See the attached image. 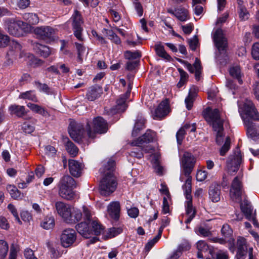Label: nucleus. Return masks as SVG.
Segmentation results:
<instances>
[{
    "mask_svg": "<svg viewBox=\"0 0 259 259\" xmlns=\"http://www.w3.org/2000/svg\"><path fill=\"white\" fill-rule=\"evenodd\" d=\"M35 84L40 91L45 92L48 94L50 93V89L47 84L35 81Z\"/></svg>",
    "mask_w": 259,
    "mask_h": 259,
    "instance_id": "nucleus-55",
    "label": "nucleus"
},
{
    "mask_svg": "<svg viewBox=\"0 0 259 259\" xmlns=\"http://www.w3.org/2000/svg\"><path fill=\"white\" fill-rule=\"evenodd\" d=\"M185 133L186 131L184 130V128H183L182 127L181 128L177 133L176 137L178 144L180 145L182 144Z\"/></svg>",
    "mask_w": 259,
    "mask_h": 259,
    "instance_id": "nucleus-61",
    "label": "nucleus"
},
{
    "mask_svg": "<svg viewBox=\"0 0 259 259\" xmlns=\"http://www.w3.org/2000/svg\"><path fill=\"white\" fill-rule=\"evenodd\" d=\"M8 208L11 213L13 215L15 218V220L19 224H21V221L19 217L18 213L16 207L12 204H9L8 205Z\"/></svg>",
    "mask_w": 259,
    "mask_h": 259,
    "instance_id": "nucleus-49",
    "label": "nucleus"
},
{
    "mask_svg": "<svg viewBox=\"0 0 259 259\" xmlns=\"http://www.w3.org/2000/svg\"><path fill=\"white\" fill-rule=\"evenodd\" d=\"M231 140L230 137H227L225 142L220 150V153L221 156H224L230 148Z\"/></svg>",
    "mask_w": 259,
    "mask_h": 259,
    "instance_id": "nucleus-47",
    "label": "nucleus"
},
{
    "mask_svg": "<svg viewBox=\"0 0 259 259\" xmlns=\"http://www.w3.org/2000/svg\"><path fill=\"white\" fill-rule=\"evenodd\" d=\"M170 112L169 106L167 100L161 102L155 109L154 119H160Z\"/></svg>",
    "mask_w": 259,
    "mask_h": 259,
    "instance_id": "nucleus-18",
    "label": "nucleus"
},
{
    "mask_svg": "<svg viewBox=\"0 0 259 259\" xmlns=\"http://www.w3.org/2000/svg\"><path fill=\"white\" fill-rule=\"evenodd\" d=\"M9 112L11 115H16L18 117H22L27 113L24 106L11 105L9 107Z\"/></svg>",
    "mask_w": 259,
    "mask_h": 259,
    "instance_id": "nucleus-27",
    "label": "nucleus"
},
{
    "mask_svg": "<svg viewBox=\"0 0 259 259\" xmlns=\"http://www.w3.org/2000/svg\"><path fill=\"white\" fill-rule=\"evenodd\" d=\"M83 168L82 163L73 160H69V169L71 175L74 177H79L81 176Z\"/></svg>",
    "mask_w": 259,
    "mask_h": 259,
    "instance_id": "nucleus-20",
    "label": "nucleus"
},
{
    "mask_svg": "<svg viewBox=\"0 0 259 259\" xmlns=\"http://www.w3.org/2000/svg\"><path fill=\"white\" fill-rule=\"evenodd\" d=\"M107 34L108 38L111 40L115 44L118 45L121 43L120 38L112 30H109Z\"/></svg>",
    "mask_w": 259,
    "mask_h": 259,
    "instance_id": "nucleus-53",
    "label": "nucleus"
},
{
    "mask_svg": "<svg viewBox=\"0 0 259 259\" xmlns=\"http://www.w3.org/2000/svg\"><path fill=\"white\" fill-rule=\"evenodd\" d=\"M197 248L199 251H206L208 249V246L205 241L201 240L197 243Z\"/></svg>",
    "mask_w": 259,
    "mask_h": 259,
    "instance_id": "nucleus-62",
    "label": "nucleus"
},
{
    "mask_svg": "<svg viewBox=\"0 0 259 259\" xmlns=\"http://www.w3.org/2000/svg\"><path fill=\"white\" fill-rule=\"evenodd\" d=\"M5 26L10 34L17 37L23 36L25 33L30 32L33 28L28 22L16 21L14 18L7 19Z\"/></svg>",
    "mask_w": 259,
    "mask_h": 259,
    "instance_id": "nucleus-5",
    "label": "nucleus"
},
{
    "mask_svg": "<svg viewBox=\"0 0 259 259\" xmlns=\"http://www.w3.org/2000/svg\"><path fill=\"white\" fill-rule=\"evenodd\" d=\"M156 133L152 130H148L141 137L132 142V145L135 146H146L148 144L156 140Z\"/></svg>",
    "mask_w": 259,
    "mask_h": 259,
    "instance_id": "nucleus-12",
    "label": "nucleus"
},
{
    "mask_svg": "<svg viewBox=\"0 0 259 259\" xmlns=\"http://www.w3.org/2000/svg\"><path fill=\"white\" fill-rule=\"evenodd\" d=\"M76 239V233L72 229L64 230L61 235L60 240L62 245L64 247H68L71 246Z\"/></svg>",
    "mask_w": 259,
    "mask_h": 259,
    "instance_id": "nucleus-13",
    "label": "nucleus"
},
{
    "mask_svg": "<svg viewBox=\"0 0 259 259\" xmlns=\"http://www.w3.org/2000/svg\"><path fill=\"white\" fill-rule=\"evenodd\" d=\"M82 211L77 208H74L70 213V222H67V223H75L83 218L84 221H89L92 217V212L90 209L85 206L82 207Z\"/></svg>",
    "mask_w": 259,
    "mask_h": 259,
    "instance_id": "nucleus-10",
    "label": "nucleus"
},
{
    "mask_svg": "<svg viewBox=\"0 0 259 259\" xmlns=\"http://www.w3.org/2000/svg\"><path fill=\"white\" fill-rule=\"evenodd\" d=\"M138 148L134 149L130 153V155L133 157L140 159L143 157V152L152 153L154 151L153 147L151 145L141 147L137 146Z\"/></svg>",
    "mask_w": 259,
    "mask_h": 259,
    "instance_id": "nucleus-23",
    "label": "nucleus"
},
{
    "mask_svg": "<svg viewBox=\"0 0 259 259\" xmlns=\"http://www.w3.org/2000/svg\"><path fill=\"white\" fill-rule=\"evenodd\" d=\"M215 259H229V255L226 251L220 250L215 253Z\"/></svg>",
    "mask_w": 259,
    "mask_h": 259,
    "instance_id": "nucleus-59",
    "label": "nucleus"
},
{
    "mask_svg": "<svg viewBox=\"0 0 259 259\" xmlns=\"http://www.w3.org/2000/svg\"><path fill=\"white\" fill-rule=\"evenodd\" d=\"M27 106L31 111L44 117H48L50 115L48 111L41 106L31 103H28Z\"/></svg>",
    "mask_w": 259,
    "mask_h": 259,
    "instance_id": "nucleus-32",
    "label": "nucleus"
},
{
    "mask_svg": "<svg viewBox=\"0 0 259 259\" xmlns=\"http://www.w3.org/2000/svg\"><path fill=\"white\" fill-rule=\"evenodd\" d=\"M75 45L77 51V59L80 62H81L82 60L81 56L85 52V49L81 44L75 42Z\"/></svg>",
    "mask_w": 259,
    "mask_h": 259,
    "instance_id": "nucleus-51",
    "label": "nucleus"
},
{
    "mask_svg": "<svg viewBox=\"0 0 259 259\" xmlns=\"http://www.w3.org/2000/svg\"><path fill=\"white\" fill-rule=\"evenodd\" d=\"M18 250L17 248L12 245L10 248L9 259H17Z\"/></svg>",
    "mask_w": 259,
    "mask_h": 259,
    "instance_id": "nucleus-64",
    "label": "nucleus"
},
{
    "mask_svg": "<svg viewBox=\"0 0 259 259\" xmlns=\"http://www.w3.org/2000/svg\"><path fill=\"white\" fill-rule=\"evenodd\" d=\"M59 186L76 188V183L71 176L66 175L61 178Z\"/></svg>",
    "mask_w": 259,
    "mask_h": 259,
    "instance_id": "nucleus-33",
    "label": "nucleus"
},
{
    "mask_svg": "<svg viewBox=\"0 0 259 259\" xmlns=\"http://www.w3.org/2000/svg\"><path fill=\"white\" fill-rule=\"evenodd\" d=\"M32 46L36 53L44 58H47L55 53V50L38 42H35L33 43Z\"/></svg>",
    "mask_w": 259,
    "mask_h": 259,
    "instance_id": "nucleus-19",
    "label": "nucleus"
},
{
    "mask_svg": "<svg viewBox=\"0 0 259 259\" xmlns=\"http://www.w3.org/2000/svg\"><path fill=\"white\" fill-rule=\"evenodd\" d=\"M196 161V157L191 153L185 151L181 158L180 162L185 176L190 175Z\"/></svg>",
    "mask_w": 259,
    "mask_h": 259,
    "instance_id": "nucleus-8",
    "label": "nucleus"
},
{
    "mask_svg": "<svg viewBox=\"0 0 259 259\" xmlns=\"http://www.w3.org/2000/svg\"><path fill=\"white\" fill-rule=\"evenodd\" d=\"M10 41L9 37L0 30V47L4 48L7 46Z\"/></svg>",
    "mask_w": 259,
    "mask_h": 259,
    "instance_id": "nucleus-50",
    "label": "nucleus"
},
{
    "mask_svg": "<svg viewBox=\"0 0 259 259\" xmlns=\"http://www.w3.org/2000/svg\"><path fill=\"white\" fill-rule=\"evenodd\" d=\"M65 146L66 150L72 157H74L77 154L78 149L72 142L68 140Z\"/></svg>",
    "mask_w": 259,
    "mask_h": 259,
    "instance_id": "nucleus-43",
    "label": "nucleus"
},
{
    "mask_svg": "<svg viewBox=\"0 0 259 259\" xmlns=\"http://www.w3.org/2000/svg\"><path fill=\"white\" fill-rule=\"evenodd\" d=\"M108 210L110 215L116 220L119 217L120 204L118 202H112L108 206Z\"/></svg>",
    "mask_w": 259,
    "mask_h": 259,
    "instance_id": "nucleus-29",
    "label": "nucleus"
},
{
    "mask_svg": "<svg viewBox=\"0 0 259 259\" xmlns=\"http://www.w3.org/2000/svg\"><path fill=\"white\" fill-rule=\"evenodd\" d=\"M203 116L205 120L212 126L214 131L217 132L216 142L221 145L223 142V121L220 117L219 110L207 108L204 111Z\"/></svg>",
    "mask_w": 259,
    "mask_h": 259,
    "instance_id": "nucleus-4",
    "label": "nucleus"
},
{
    "mask_svg": "<svg viewBox=\"0 0 259 259\" xmlns=\"http://www.w3.org/2000/svg\"><path fill=\"white\" fill-rule=\"evenodd\" d=\"M186 177L187 178V179L185 182V184L183 186V189L184 190L186 199H191V177L190 175Z\"/></svg>",
    "mask_w": 259,
    "mask_h": 259,
    "instance_id": "nucleus-35",
    "label": "nucleus"
},
{
    "mask_svg": "<svg viewBox=\"0 0 259 259\" xmlns=\"http://www.w3.org/2000/svg\"><path fill=\"white\" fill-rule=\"evenodd\" d=\"M177 61L181 64H183L188 71L191 73L195 72V79L198 81L200 79V75L202 71V66L201 65L200 61L198 59H195V61L192 66L190 63L184 61L181 59H177Z\"/></svg>",
    "mask_w": 259,
    "mask_h": 259,
    "instance_id": "nucleus-15",
    "label": "nucleus"
},
{
    "mask_svg": "<svg viewBox=\"0 0 259 259\" xmlns=\"http://www.w3.org/2000/svg\"><path fill=\"white\" fill-rule=\"evenodd\" d=\"M7 190L13 198L17 199L20 197L21 193L16 186L11 185H8Z\"/></svg>",
    "mask_w": 259,
    "mask_h": 259,
    "instance_id": "nucleus-45",
    "label": "nucleus"
},
{
    "mask_svg": "<svg viewBox=\"0 0 259 259\" xmlns=\"http://www.w3.org/2000/svg\"><path fill=\"white\" fill-rule=\"evenodd\" d=\"M213 40L218 49L216 53V59L221 61L227 57L226 51L228 47L227 39L221 29L216 30L213 36Z\"/></svg>",
    "mask_w": 259,
    "mask_h": 259,
    "instance_id": "nucleus-6",
    "label": "nucleus"
},
{
    "mask_svg": "<svg viewBox=\"0 0 259 259\" xmlns=\"http://www.w3.org/2000/svg\"><path fill=\"white\" fill-rule=\"evenodd\" d=\"M232 230L228 225L225 224L223 226L221 229V233L225 238L229 237L232 235Z\"/></svg>",
    "mask_w": 259,
    "mask_h": 259,
    "instance_id": "nucleus-52",
    "label": "nucleus"
},
{
    "mask_svg": "<svg viewBox=\"0 0 259 259\" xmlns=\"http://www.w3.org/2000/svg\"><path fill=\"white\" fill-rule=\"evenodd\" d=\"M24 254L26 259H37L34 256L33 250L30 248H26L24 251Z\"/></svg>",
    "mask_w": 259,
    "mask_h": 259,
    "instance_id": "nucleus-63",
    "label": "nucleus"
},
{
    "mask_svg": "<svg viewBox=\"0 0 259 259\" xmlns=\"http://www.w3.org/2000/svg\"><path fill=\"white\" fill-rule=\"evenodd\" d=\"M242 2L241 0L238 1V12L239 16H245L249 14L246 8L242 5Z\"/></svg>",
    "mask_w": 259,
    "mask_h": 259,
    "instance_id": "nucleus-56",
    "label": "nucleus"
},
{
    "mask_svg": "<svg viewBox=\"0 0 259 259\" xmlns=\"http://www.w3.org/2000/svg\"><path fill=\"white\" fill-rule=\"evenodd\" d=\"M55 207L58 214L61 216L64 221L70 222V213L71 209L70 206L62 202L58 201L55 203Z\"/></svg>",
    "mask_w": 259,
    "mask_h": 259,
    "instance_id": "nucleus-16",
    "label": "nucleus"
},
{
    "mask_svg": "<svg viewBox=\"0 0 259 259\" xmlns=\"http://www.w3.org/2000/svg\"><path fill=\"white\" fill-rule=\"evenodd\" d=\"M68 132L71 138L78 142L82 138L84 133L83 126L81 123L72 121L69 124Z\"/></svg>",
    "mask_w": 259,
    "mask_h": 259,
    "instance_id": "nucleus-14",
    "label": "nucleus"
},
{
    "mask_svg": "<svg viewBox=\"0 0 259 259\" xmlns=\"http://www.w3.org/2000/svg\"><path fill=\"white\" fill-rule=\"evenodd\" d=\"M240 208L242 212L244 214L246 218L248 220H251L252 208L250 202L247 200H244L243 201L240 203Z\"/></svg>",
    "mask_w": 259,
    "mask_h": 259,
    "instance_id": "nucleus-31",
    "label": "nucleus"
},
{
    "mask_svg": "<svg viewBox=\"0 0 259 259\" xmlns=\"http://www.w3.org/2000/svg\"><path fill=\"white\" fill-rule=\"evenodd\" d=\"M209 197L213 202H217L221 199L220 187L218 185H212L209 189Z\"/></svg>",
    "mask_w": 259,
    "mask_h": 259,
    "instance_id": "nucleus-28",
    "label": "nucleus"
},
{
    "mask_svg": "<svg viewBox=\"0 0 259 259\" xmlns=\"http://www.w3.org/2000/svg\"><path fill=\"white\" fill-rule=\"evenodd\" d=\"M83 21L81 17H74L72 22V29L73 34L79 41H83L82 37L83 28L82 25Z\"/></svg>",
    "mask_w": 259,
    "mask_h": 259,
    "instance_id": "nucleus-17",
    "label": "nucleus"
},
{
    "mask_svg": "<svg viewBox=\"0 0 259 259\" xmlns=\"http://www.w3.org/2000/svg\"><path fill=\"white\" fill-rule=\"evenodd\" d=\"M242 161V155L240 153V151L237 149L236 152L235 153V156L234 157L233 159H232V161L231 164H234V168L233 170V171H236L237 170L240 164H241Z\"/></svg>",
    "mask_w": 259,
    "mask_h": 259,
    "instance_id": "nucleus-42",
    "label": "nucleus"
},
{
    "mask_svg": "<svg viewBox=\"0 0 259 259\" xmlns=\"http://www.w3.org/2000/svg\"><path fill=\"white\" fill-rule=\"evenodd\" d=\"M75 228L78 233L84 238H89L93 235L92 230L90 228L89 223L86 221L76 225Z\"/></svg>",
    "mask_w": 259,
    "mask_h": 259,
    "instance_id": "nucleus-21",
    "label": "nucleus"
},
{
    "mask_svg": "<svg viewBox=\"0 0 259 259\" xmlns=\"http://www.w3.org/2000/svg\"><path fill=\"white\" fill-rule=\"evenodd\" d=\"M184 245V244H181L178 249L171 255L170 259H177L179 258L181 256L182 251L187 250L190 248V245L188 244H187L185 246Z\"/></svg>",
    "mask_w": 259,
    "mask_h": 259,
    "instance_id": "nucleus-44",
    "label": "nucleus"
},
{
    "mask_svg": "<svg viewBox=\"0 0 259 259\" xmlns=\"http://www.w3.org/2000/svg\"><path fill=\"white\" fill-rule=\"evenodd\" d=\"M93 130L91 127V123L87 122L86 131L89 138H94L96 134H105L108 130V124L107 121L102 117L98 116L95 118L93 121Z\"/></svg>",
    "mask_w": 259,
    "mask_h": 259,
    "instance_id": "nucleus-7",
    "label": "nucleus"
},
{
    "mask_svg": "<svg viewBox=\"0 0 259 259\" xmlns=\"http://www.w3.org/2000/svg\"><path fill=\"white\" fill-rule=\"evenodd\" d=\"M34 32L37 38L47 42L55 40V30L50 26L37 27L34 29Z\"/></svg>",
    "mask_w": 259,
    "mask_h": 259,
    "instance_id": "nucleus-9",
    "label": "nucleus"
},
{
    "mask_svg": "<svg viewBox=\"0 0 259 259\" xmlns=\"http://www.w3.org/2000/svg\"><path fill=\"white\" fill-rule=\"evenodd\" d=\"M115 164V161L110 159L107 162H105L103 167L100 169L101 173L105 175L100 182L99 187L100 193L103 195H109L116 188L117 182L113 175Z\"/></svg>",
    "mask_w": 259,
    "mask_h": 259,
    "instance_id": "nucleus-1",
    "label": "nucleus"
},
{
    "mask_svg": "<svg viewBox=\"0 0 259 259\" xmlns=\"http://www.w3.org/2000/svg\"><path fill=\"white\" fill-rule=\"evenodd\" d=\"M102 93V88L99 86H92L88 89L86 96L89 100L93 101L98 98Z\"/></svg>",
    "mask_w": 259,
    "mask_h": 259,
    "instance_id": "nucleus-25",
    "label": "nucleus"
},
{
    "mask_svg": "<svg viewBox=\"0 0 259 259\" xmlns=\"http://www.w3.org/2000/svg\"><path fill=\"white\" fill-rule=\"evenodd\" d=\"M251 55L254 59L259 60V42H256L253 45Z\"/></svg>",
    "mask_w": 259,
    "mask_h": 259,
    "instance_id": "nucleus-54",
    "label": "nucleus"
},
{
    "mask_svg": "<svg viewBox=\"0 0 259 259\" xmlns=\"http://www.w3.org/2000/svg\"><path fill=\"white\" fill-rule=\"evenodd\" d=\"M40 226L44 229L50 230L55 226V219L53 216H47L40 223Z\"/></svg>",
    "mask_w": 259,
    "mask_h": 259,
    "instance_id": "nucleus-34",
    "label": "nucleus"
},
{
    "mask_svg": "<svg viewBox=\"0 0 259 259\" xmlns=\"http://www.w3.org/2000/svg\"><path fill=\"white\" fill-rule=\"evenodd\" d=\"M207 176V172L205 170H199L196 174V179L198 181L202 182L204 181Z\"/></svg>",
    "mask_w": 259,
    "mask_h": 259,
    "instance_id": "nucleus-60",
    "label": "nucleus"
},
{
    "mask_svg": "<svg viewBox=\"0 0 259 259\" xmlns=\"http://www.w3.org/2000/svg\"><path fill=\"white\" fill-rule=\"evenodd\" d=\"M22 128L25 133L27 134H31L34 130V127L32 125V124L27 122H24L23 124Z\"/></svg>",
    "mask_w": 259,
    "mask_h": 259,
    "instance_id": "nucleus-58",
    "label": "nucleus"
},
{
    "mask_svg": "<svg viewBox=\"0 0 259 259\" xmlns=\"http://www.w3.org/2000/svg\"><path fill=\"white\" fill-rule=\"evenodd\" d=\"M91 225L92 228L93 234H95L96 236L101 234H103L104 228L98 221H93L91 222Z\"/></svg>",
    "mask_w": 259,
    "mask_h": 259,
    "instance_id": "nucleus-38",
    "label": "nucleus"
},
{
    "mask_svg": "<svg viewBox=\"0 0 259 259\" xmlns=\"http://www.w3.org/2000/svg\"><path fill=\"white\" fill-rule=\"evenodd\" d=\"M185 207L186 211V216L187 219L185 221L186 224H189L192 219L194 218L196 213L195 209L193 207L192 199H187Z\"/></svg>",
    "mask_w": 259,
    "mask_h": 259,
    "instance_id": "nucleus-26",
    "label": "nucleus"
},
{
    "mask_svg": "<svg viewBox=\"0 0 259 259\" xmlns=\"http://www.w3.org/2000/svg\"><path fill=\"white\" fill-rule=\"evenodd\" d=\"M239 112L247 134L252 137L256 135L255 125L251 120H259V113L257 111L254 105L251 101H246L243 105V107H239Z\"/></svg>",
    "mask_w": 259,
    "mask_h": 259,
    "instance_id": "nucleus-2",
    "label": "nucleus"
},
{
    "mask_svg": "<svg viewBox=\"0 0 259 259\" xmlns=\"http://www.w3.org/2000/svg\"><path fill=\"white\" fill-rule=\"evenodd\" d=\"M145 119L141 114H139L136 120L135 126L132 132V136L136 137L139 132L145 127Z\"/></svg>",
    "mask_w": 259,
    "mask_h": 259,
    "instance_id": "nucleus-30",
    "label": "nucleus"
},
{
    "mask_svg": "<svg viewBox=\"0 0 259 259\" xmlns=\"http://www.w3.org/2000/svg\"><path fill=\"white\" fill-rule=\"evenodd\" d=\"M242 193L241 177L237 176L233 180L230 191L231 198L233 201L239 200Z\"/></svg>",
    "mask_w": 259,
    "mask_h": 259,
    "instance_id": "nucleus-11",
    "label": "nucleus"
},
{
    "mask_svg": "<svg viewBox=\"0 0 259 259\" xmlns=\"http://www.w3.org/2000/svg\"><path fill=\"white\" fill-rule=\"evenodd\" d=\"M74 188L59 186V194L63 198L72 200L75 197V193L73 191Z\"/></svg>",
    "mask_w": 259,
    "mask_h": 259,
    "instance_id": "nucleus-24",
    "label": "nucleus"
},
{
    "mask_svg": "<svg viewBox=\"0 0 259 259\" xmlns=\"http://www.w3.org/2000/svg\"><path fill=\"white\" fill-rule=\"evenodd\" d=\"M154 49L158 56L168 61L171 60V57L165 52L164 47L161 44H156Z\"/></svg>",
    "mask_w": 259,
    "mask_h": 259,
    "instance_id": "nucleus-36",
    "label": "nucleus"
},
{
    "mask_svg": "<svg viewBox=\"0 0 259 259\" xmlns=\"http://www.w3.org/2000/svg\"><path fill=\"white\" fill-rule=\"evenodd\" d=\"M168 12L175 16H188L190 14L188 10L185 7H180L175 10V12L171 10Z\"/></svg>",
    "mask_w": 259,
    "mask_h": 259,
    "instance_id": "nucleus-40",
    "label": "nucleus"
},
{
    "mask_svg": "<svg viewBox=\"0 0 259 259\" xmlns=\"http://www.w3.org/2000/svg\"><path fill=\"white\" fill-rule=\"evenodd\" d=\"M239 112L247 134L252 137L256 135L255 125L251 120H259V113L257 111L254 105L251 101H246L243 105V107H239Z\"/></svg>",
    "mask_w": 259,
    "mask_h": 259,
    "instance_id": "nucleus-3",
    "label": "nucleus"
},
{
    "mask_svg": "<svg viewBox=\"0 0 259 259\" xmlns=\"http://www.w3.org/2000/svg\"><path fill=\"white\" fill-rule=\"evenodd\" d=\"M125 99L124 98H120L116 101V105L115 107L111 108L109 110L105 109L106 113L108 115H113L117 113L124 112L126 109Z\"/></svg>",
    "mask_w": 259,
    "mask_h": 259,
    "instance_id": "nucleus-22",
    "label": "nucleus"
},
{
    "mask_svg": "<svg viewBox=\"0 0 259 259\" xmlns=\"http://www.w3.org/2000/svg\"><path fill=\"white\" fill-rule=\"evenodd\" d=\"M230 74L233 77L237 78L240 84L242 83V80L240 79L241 72L240 68L239 66H233L230 67L229 70Z\"/></svg>",
    "mask_w": 259,
    "mask_h": 259,
    "instance_id": "nucleus-41",
    "label": "nucleus"
},
{
    "mask_svg": "<svg viewBox=\"0 0 259 259\" xmlns=\"http://www.w3.org/2000/svg\"><path fill=\"white\" fill-rule=\"evenodd\" d=\"M124 57L125 59L131 60L139 58L141 57V55L139 51L131 52L127 51L124 53Z\"/></svg>",
    "mask_w": 259,
    "mask_h": 259,
    "instance_id": "nucleus-48",
    "label": "nucleus"
},
{
    "mask_svg": "<svg viewBox=\"0 0 259 259\" xmlns=\"http://www.w3.org/2000/svg\"><path fill=\"white\" fill-rule=\"evenodd\" d=\"M122 230L119 228H111L109 229L107 232L103 233V237L105 240L114 237L119 234Z\"/></svg>",
    "mask_w": 259,
    "mask_h": 259,
    "instance_id": "nucleus-37",
    "label": "nucleus"
},
{
    "mask_svg": "<svg viewBox=\"0 0 259 259\" xmlns=\"http://www.w3.org/2000/svg\"><path fill=\"white\" fill-rule=\"evenodd\" d=\"M195 97V93L191 94L189 93L188 97L185 99V103L186 104L187 108L188 110H190L193 106V102L194 98Z\"/></svg>",
    "mask_w": 259,
    "mask_h": 259,
    "instance_id": "nucleus-57",
    "label": "nucleus"
},
{
    "mask_svg": "<svg viewBox=\"0 0 259 259\" xmlns=\"http://www.w3.org/2000/svg\"><path fill=\"white\" fill-rule=\"evenodd\" d=\"M19 98L28 99L34 102H37L38 101L37 97L33 91H29L22 93L19 95Z\"/></svg>",
    "mask_w": 259,
    "mask_h": 259,
    "instance_id": "nucleus-39",
    "label": "nucleus"
},
{
    "mask_svg": "<svg viewBox=\"0 0 259 259\" xmlns=\"http://www.w3.org/2000/svg\"><path fill=\"white\" fill-rule=\"evenodd\" d=\"M9 246L7 242L0 240V259H4L8 253Z\"/></svg>",
    "mask_w": 259,
    "mask_h": 259,
    "instance_id": "nucleus-46",
    "label": "nucleus"
}]
</instances>
